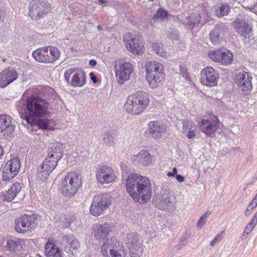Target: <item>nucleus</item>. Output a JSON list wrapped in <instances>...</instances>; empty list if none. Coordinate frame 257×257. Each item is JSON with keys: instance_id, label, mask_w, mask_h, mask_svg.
<instances>
[{"instance_id": "obj_1", "label": "nucleus", "mask_w": 257, "mask_h": 257, "mask_svg": "<svg viewBox=\"0 0 257 257\" xmlns=\"http://www.w3.org/2000/svg\"><path fill=\"white\" fill-rule=\"evenodd\" d=\"M24 105L27 111L26 114L21 117L28 123L35 124L43 130L53 129L54 123L52 119H38L35 120L34 117H41L48 112L49 103L44 99L38 96L32 95L27 98Z\"/></svg>"}, {"instance_id": "obj_2", "label": "nucleus", "mask_w": 257, "mask_h": 257, "mask_svg": "<svg viewBox=\"0 0 257 257\" xmlns=\"http://www.w3.org/2000/svg\"><path fill=\"white\" fill-rule=\"evenodd\" d=\"M126 189L134 201L141 204L146 203L151 196V181L148 178H127Z\"/></svg>"}, {"instance_id": "obj_3", "label": "nucleus", "mask_w": 257, "mask_h": 257, "mask_svg": "<svg viewBox=\"0 0 257 257\" xmlns=\"http://www.w3.org/2000/svg\"><path fill=\"white\" fill-rule=\"evenodd\" d=\"M149 101V94L147 92L138 91L128 97L124 108L130 114L138 115L148 107Z\"/></svg>"}, {"instance_id": "obj_4", "label": "nucleus", "mask_w": 257, "mask_h": 257, "mask_svg": "<svg viewBox=\"0 0 257 257\" xmlns=\"http://www.w3.org/2000/svg\"><path fill=\"white\" fill-rule=\"evenodd\" d=\"M60 52L55 47L49 46L39 48L32 53L33 58L37 62L51 63L60 57Z\"/></svg>"}, {"instance_id": "obj_5", "label": "nucleus", "mask_w": 257, "mask_h": 257, "mask_svg": "<svg viewBox=\"0 0 257 257\" xmlns=\"http://www.w3.org/2000/svg\"><path fill=\"white\" fill-rule=\"evenodd\" d=\"M111 197L108 194H101L94 196L90 207V212L94 216H98L109 208Z\"/></svg>"}, {"instance_id": "obj_6", "label": "nucleus", "mask_w": 257, "mask_h": 257, "mask_svg": "<svg viewBox=\"0 0 257 257\" xmlns=\"http://www.w3.org/2000/svg\"><path fill=\"white\" fill-rule=\"evenodd\" d=\"M114 70L118 83L122 84L130 79L134 68L131 63L119 59L115 62Z\"/></svg>"}, {"instance_id": "obj_7", "label": "nucleus", "mask_w": 257, "mask_h": 257, "mask_svg": "<svg viewBox=\"0 0 257 257\" xmlns=\"http://www.w3.org/2000/svg\"><path fill=\"white\" fill-rule=\"evenodd\" d=\"M75 68L67 69L64 73V79L68 84L73 87H82L86 81L84 72L77 71Z\"/></svg>"}, {"instance_id": "obj_8", "label": "nucleus", "mask_w": 257, "mask_h": 257, "mask_svg": "<svg viewBox=\"0 0 257 257\" xmlns=\"http://www.w3.org/2000/svg\"><path fill=\"white\" fill-rule=\"evenodd\" d=\"M37 217L35 215L24 214L15 219V230L17 232L25 233L32 229L35 225Z\"/></svg>"}, {"instance_id": "obj_9", "label": "nucleus", "mask_w": 257, "mask_h": 257, "mask_svg": "<svg viewBox=\"0 0 257 257\" xmlns=\"http://www.w3.org/2000/svg\"><path fill=\"white\" fill-rule=\"evenodd\" d=\"M81 185L80 178H64L62 181L61 189L63 195L73 196Z\"/></svg>"}, {"instance_id": "obj_10", "label": "nucleus", "mask_w": 257, "mask_h": 257, "mask_svg": "<svg viewBox=\"0 0 257 257\" xmlns=\"http://www.w3.org/2000/svg\"><path fill=\"white\" fill-rule=\"evenodd\" d=\"M47 3L45 0H33L29 8V15L36 20L43 18L48 13Z\"/></svg>"}, {"instance_id": "obj_11", "label": "nucleus", "mask_w": 257, "mask_h": 257, "mask_svg": "<svg viewBox=\"0 0 257 257\" xmlns=\"http://www.w3.org/2000/svg\"><path fill=\"white\" fill-rule=\"evenodd\" d=\"M208 56L214 61L219 62L225 65L231 64L233 60L232 54L224 48L209 51L208 53Z\"/></svg>"}, {"instance_id": "obj_12", "label": "nucleus", "mask_w": 257, "mask_h": 257, "mask_svg": "<svg viewBox=\"0 0 257 257\" xmlns=\"http://www.w3.org/2000/svg\"><path fill=\"white\" fill-rule=\"evenodd\" d=\"M115 238L106 239L102 245V253L104 257H116L121 253L118 249L121 245Z\"/></svg>"}, {"instance_id": "obj_13", "label": "nucleus", "mask_w": 257, "mask_h": 257, "mask_svg": "<svg viewBox=\"0 0 257 257\" xmlns=\"http://www.w3.org/2000/svg\"><path fill=\"white\" fill-rule=\"evenodd\" d=\"M219 75L212 67H206L201 72L200 81L204 85L213 87L217 85Z\"/></svg>"}, {"instance_id": "obj_14", "label": "nucleus", "mask_w": 257, "mask_h": 257, "mask_svg": "<svg viewBox=\"0 0 257 257\" xmlns=\"http://www.w3.org/2000/svg\"><path fill=\"white\" fill-rule=\"evenodd\" d=\"M251 80V75L247 72L243 71L236 75L235 82L244 95L248 94L252 89Z\"/></svg>"}, {"instance_id": "obj_15", "label": "nucleus", "mask_w": 257, "mask_h": 257, "mask_svg": "<svg viewBox=\"0 0 257 257\" xmlns=\"http://www.w3.org/2000/svg\"><path fill=\"white\" fill-rule=\"evenodd\" d=\"M127 49L135 55H140L144 52V48L138 39L134 38L130 33H126L123 36Z\"/></svg>"}, {"instance_id": "obj_16", "label": "nucleus", "mask_w": 257, "mask_h": 257, "mask_svg": "<svg viewBox=\"0 0 257 257\" xmlns=\"http://www.w3.org/2000/svg\"><path fill=\"white\" fill-rule=\"evenodd\" d=\"M19 76L17 70L9 67L0 73V87L4 88L16 80Z\"/></svg>"}, {"instance_id": "obj_17", "label": "nucleus", "mask_w": 257, "mask_h": 257, "mask_svg": "<svg viewBox=\"0 0 257 257\" xmlns=\"http://www.w3.org/2000/svg\"><path fill=\"white\" fill-rule=\"evenodd\" d=\"M228 32L227 27L224 24L220 23L215 25L209 35L211 43L213 45L219 44L222 41L223 36Z\"/></svg>"}, {"instance_id": "obj_18", "label": "nucleus", "mask_w": 257, "mask_h": 257, "mask_svg": "<svg viewBox=\"0 0 257 257\" xmlns=\"http://www.w3.org/2000/svg\"><path fill=\"white\" fill-rule=\"evenodd\" d=\"M213 118L212 120L203 119L198 124L200 130L210 136L213 135L217 130L219 122L216 116H213Z\"/></svg>"}, {"instance_id": "obj_19", "label": "nucleus", "mask_w": 257, "mask_h": 257, "mask_svg": "<svg viewBox=\"0 0 257 257\" xmlns=\"http://www.w3.org/2000/svg\"><path fill=\"white\" fill-rule=\"evenodd\" d=\"M148 127L150 134L156 139L161 138L167 130L166 125L160 121H150Z\"/></svg>"}, {"instance_id": "obj_20", "label": "nucleus", "mask_w": 257, "mask_h": 257, "mask_svg": "<svg viewBox=\"0 0 257 257\" xmlns=\"http://www.w3.org/2000/svg\"><path fill=\"white\" fill-rule=\"evenodd\" d=\"M110 230V225L107 223L95 224L92 228V234L97 240H104Z\"/></svg>"}, {"instance_id": "obj_21", "label": "nucleus", "mask_w": 257, "mask_h": 257, "mask_svg": "<svg viewBox=\"0 0 257 257\" xmlns=\"http://www.w3.org/2000/svg\"><path fill=\"white\" fill-rule=\"evenodd\" d=\"M20 168V159L17 157L13 158L4 166L3 177H7V175L9 174L12 175V177H15L18 174Z\"/></svg>"}, {"instance_id": "obj_22", "label": "nucleus", "mask_w": 257, "mask_h": 257, "mask_svg": "<svg viewBox=\"0 0 257 257\" xmlns=\"http://www.w3.org/2000/svg\"><path fill=\"white\" fill-rule=\"evenodd\" d=\"M46 257H62V252L52 239L49 238L44 246Z\"/></svg>"}, {"instance_id": "obj_23", "label": "nucleus", "mask_w": 257, "mask_h": 257, "mask_svg": "<svg viewBox=\"0 0 257 257\" xmlns=\"http://www.w3.org/2000/svg\"><path fill=\"white\" fill-rule=\"evenodd\" d=\"M132 160L135 164L147 166L152 163V157L147 151L142 150L134 156Z\"/></svg>"}, {"instance_id": "obj_24", "label": "nucleus", "mask_w": 257, "mask_h": 257, "mask_svg": "<svg viewBox=\"0 0 257 257\" xmlns=\"http://www.w3.org/2000/svg\"><path fill=\"white\" fill-rule=\"evenodd\" d=\"M125 243L128 249L143 248V241L139 234L136 232H130L127 234Z\"/></svg>"}, {"instance_id": "obj_25", "label": "nucleus", "mask_w": 257, "mask_h": 257, "mask_svg": "<svg viewBox=\"0 0 257 257\" xmlns=\"http://www.w3.org/2000/svg\"><path fill=\"white\" fill-rule=\"evenodd\" d=\"M15 130L14 125L11 123V118L6 115H0V131L4 135H10Z\"/></svg>"}, {"instance_id": "obj_26", "label": "nucleus", "mask_w": 257, "mask_h": 257, "mask_svg": "<svg viewBox=\"0 0 257 257\" xmlns=\"http://www.w3.org/2000/svg\"><path fill=\"white\" fill-rule=\"evenodd\" d=\"M235 31L245 38H249L251 34V27L245 21L237 20L234 22Z\"/></svg>"}, {"instance_id": "obj_27", "label": "nucleus", "mask_w": 257, "mask_h": 257, "mask_svg": "<svg viewBox=\"0 0 257 257\" xmlns=\"http://www.w3.org/2000/svg\"><path fill=\"white\" fill-rule=\"evenodd\" d=\"M48 156L59 161L63 157V146L60 143H56L48 149Z\"/></svg>"}, {"instance_id": "obj_28", "label": "nucleus", "mask_w": 257, "mask_h": 257, "mask_svg": "<svg viewBox=\"0 0 257 257\" xmlns=\"http://www.w3.org/2000/svg\"><path fill=\"white\" fill-rule=\"evenodd\" d=\"M146 75L158 74V73L164 72L162 65L157 61H149L146 64Z\"/></svg>"}, {"instance_id": "obj_29", "label": "nucleus", "mask_w": 257, "mask_h": 257, "mask_svg": "<svg viewBox=\"0 0 257 257\" xmlns=\"http://www.w3.org/2000/svg\"><path fill=\"white\" fill-rule=\"evenodd\" d=\"M146 77L151 88H157L163 84L164 80V72L158 73V74L153 75H146Z\"/></svg>"}, {"instance_id": "obj_30", "label": "nucleus", "mask_w": 257, "mask_h": 257, "mask_svg": "<svg viewBox=\"0 0 257 257\" xmlns=\"http://www.w3.org/2000/svg\"><path fill=\"white\" fill-rule=\"evenodd\" d=\"M96 177H116L112 167L107 165L98 166L96 168Z\"/></svg>"}, {"instance_id": "obj_31", "label": "nucleus", "mask_w": 257, "mask_h": 257, "mask_svg": "<svg viewBox=\"0 0 257 257\" xmlns=\"http://www.w3.org/2000/svg\"><path fill=\"white\" fill-rule=\"evenodd\" d=\"M231 6L227 3H221L214 7V13L218 18L228 15L230 11Z\"/></svg>"}, {"instance_id": "obj_32", "label": "nucleus", "mask_w": 257, "mask_h": 257, "mask_svg": "<svg viewBox=\"0 0 257 257\" xmlns=\"http://www.w3.org/2000/svg\"><path fill=\"white\" fill-rule=\"evenodd\" d=\"M54 220L59 226L62 228L69 227L71 222L72 221V218L70 216H66L63 214L58 213L54 216Z\"/></svg>"}, {"instance_id": "obj_33", "label": "nucleus", "mask_w": 257, "mask_h": 257, "mask_svg": "<svg viewBox=\"0 0 257 257\" xmlns=\"http://www.w3.org/2000/svg\"><path fill=\"white\" fill-rule=\"evenodd\" d=\"M21 190V186L19 184L15 183L13 184L11 188L4 194V199L8 201H12Z\"/></svg>"}, {"instance_id": "obj_34", "label": "nucleus", "mask_w": 257, "mask_h": 257, "mask_svg": "<svg viewBox=\"0 0 257 257\" xmlns=\"http://www.w3.org/2000/svg\"><path fill=\"white\" fill-rule=\"evenodd\" d=\"M200 20L201 17L199 14H193L186 18L185 23L190 29H192L200 23Z\"/></svg>"}, {"instance_id": "obj_35", "label": "nucleus", "mask_w": 257, "mask_h": 257, "mask_svg": "<svg viewBox=\"0 0 257 257\" xmlns=\"http://www.w3.org/2000/svg\"><path fill=\"white\" fill-rule=\"evenodd\" d=\"M21 240L10 239L7 241V245L6 246L8 250L16 252L22 248L21 246Z\"/></svg>"}, {"instance_id": "obj_36", "label": "nucleus", "mask_w": 257, "mask_h": 257, "mask_svg": "<svg viewBox=\"0 0 257 257\" xmlns=\"http://www.w3.org/2000/svg\"><path fill=\"white\" fill-rule=\"evenodd\" d=\"M152 48L156 53L163 58H167L169 55V53L164 50L162 44L154 43Z\"/></svg>"}, {"instance_id": "obj_37", "label": "nucleus", "mask_w": 257, "mask_h": 257, "mask_svg": "<svg viewBox=\"0 0 257 257\" xmlns=\"http://www.w3.org/2000/svg\"><path fill=\"white\" fill-rule=\"evenodd\" d=\"M63 240L69 243L70 247L74 249H78L80 247L78 240L75 238L72 235L64 236Z\"/></svg>"}, {"instance_id": "obj_38", "label": "nucleus", "mask_w": 257, "mask_h": 257, "mask_svg": "<svg viewBox=\"0 0 257 257\" xmlns=\"http://www.w3.org/2000/svg\"><path fill=\"white\" fill-rule=\"evenodd\" d=\"M168 13L163 9H160L154 15L153 20L154 21H162L168 19Z\"/></svg>"}, {"instance_id": "obj_39", "label": "nucleus", "mask_w": 257, "mask_h": 257, "mask_svg": "<svg viewBox=\"0 0 257 257\" xmlns=\"http://www.w3.org/2000/svg\"><path fill=\"white\" fill-rule=\"evenodd\" d=\"M114 134L109 132L104 134L103 142L107 146H112L115 144Z\"/></svg>"}, {"instance_id": "obj_40", "label": "nucleus", "mask_w": 257, "mask_h": 257, "mask_svg": "<svg viewBox=\"0 0 257 257\" xmlns=\"http://www.w3.org/2000/svg\"><path fill=\"white\" fill-rule=\"evenodd\" d=\"M54 169L53 166H52L43 162L40 171L43 174L42 175H49L50 173L52 172Z\"/></svg>"}, {"instance_id": "obj_41", "label": "nucleus", "mask_w": 257, "mask_h": 257, "mask_svg": "<svg viewBox=\"0 0 257 257\" xmlns=\"http://www.w3.org/2000/svg\"><path fill=\"white\" fill-rule=\"evenodd\" d=\"M160 200L165 204L168 205L170 203V193L167 190H162L161 191V196Z\"/></svg>"}, {"instance_id": "obj_42", "label": "nucleus", "mask_w": 257, "mask_h": 257, "mask_svg": "<svg viewBox=\"0 0 257 257\" xmlns=\"http://www.w3.org/2000/svg\"><path fill=\"white\" fill-rule=\"evenodd\" d=\"M211 212L210 211H207L206 213L203 214L200 218L199 221L197 223V227L199 229H201L202 227L205 224L206 222V219L210 215Z\"/></svg>"}, {"instance_id": "obj_43", "label": "nucleus", "mask_w": 257, "mask_h": 257, "mask_svg": "<svg viewBox=\"0 0 257 257\" xmlns=\"http://www.w3.org/2000/svg\"><path fill=\"white\" fill-rule=\"evenodd\" d=\"M129 250L130 257H140L141 254L143 253V248L129 249Z\"/></svg>"}, {"instance_id": "obj_44", "label": "nucleus", "mask_w": 257, "mask_h": 257, "mask_svg": "<svg viewBox=\"0 0 257 257\" xmlns=\"http://www.w3.org/2000/svg\"><path fill=\"white\" fill-rule=\"evenodd\" d=\"M120 167H121V170H122L123 172H124V171H126V173L124 174V173H123L122 176H126V175H127V177H143L142 175H140V176H139L138 174L133 173V172H131L130 171L127 172V169H126V167L123 164H121L120 165Z\"/></svg>"}, {"instance_id": "obj_45", "label": "nucleus", "mask_w": 257, "mask_h": 257, "mask_svg": "<svg viewBox=\"0 0 257 257\" xmlns=\"http://www.w3.org/2000/svg\"><path fill=\"white\" fill-rule=\"evenodd\" d=\"M58 161L52 159L49 156H47V158L45 159V160L43 161V163L48 164L49 165H51L52 166H53V168H55L56 167L57 163Z\"/></svg>"}, {"instance_id": "obj_46", "label": "nucleus", "mask_w": 257, "mask_h": 257, "mask_svg": "<svg viewBox=\"0 0 257 257\" xmlns=\"http://www.w3.org/2000/svg\"><path fill=\"white\" fill-rule=\"evenodd\" d=\"M97 181L101 185L108 184L112 182L114 179V178H96Z\"/></svg>"}, {"instance_id": "obj_47", "label": "nucleus", "mask_w": 257, "mask_h": 257, "mask_svg": "<svg viewBox=\"0 0 257 257\" xmlns=\"http://www.w3.org/2000/svg\"><path fill=\"white\" fill-rule=\"evenodd\" d=\"M82 170L80 169H76L72 171H70L66 177H78L79 176L84 175L82 173Z\"/></svg>"}, {"instance_id": "obj_48", "label": "nucleus", "mask_w": 257, "mask_h": 257, "mask_svg": "<svg viewBox=\"0 0 257 257\" xmlns=\"http://www.w3.org/2000/svg\"><path fill=\"white\" fill-rule=\"evenodd\" d=\"M223 235L222 233H219L213 239V240L210 242V245L212 246H213L215 245V244L219 242L223 238Z\"/></svg>"}, {"instance_id": "obj_49", "label": "nucleus", "mask_w": 257, "mask_h": 257, "mask_svg": "<svg viewBox=\"0 0 257 257\" xmlns=\"http://www.w3.org/2000/svg\"><path fill=\"white\" fill-rule=\"evenodd\" d=\"M190 123L189 121L183 120V133H186L187 131L189 128Z\"/></svg>"}, {"instance_id": "obj_50", "label": "nucleus", "mask_w": 257, "mask_h": 257, "mask_svg": "<svg viewBox=\"0 0 257 257\" xmlns=\"http://www.w3.org/2000/svg\"><path fill=\"white\" fill-rule=\"evenodd\" d=\"M254 228V227L250 225L249 223H248L245 227L244 231V233H246V234H248L250 233L252 230V229Z\"/></svg>"}, {"instance_id": "obj_51", "label": "nucleus", "mask_w": 257, "mask_h": 257, "mask_svg": "<svg viewBox=\"0 0 257 257\" xmlns=\"http://www.w3.org/2000/svg\"><path fill=\"white\" fill-rule=\"evenodd\" d=\"M257 206V203L254 201L252 200L251 203L249 204L248 208L251 211Z\"/></svg>"}, {"instance_id": "obj_52", "label": "nucleus", "mask_w": 257, "mask_h": 257, "mask_svg": "<svg viewBox=\"0 0 257 257\" xmlns=\"http://www.w3.org/2000/svg\"><path fill=\"white\" fill-rule=\"evenodd\" d=\"M195 133L194 131L189 130L187 134V137L189 139H193L195 137Z\"/></svg>"}, {"instance_id": "obj_53", "label": "nucleus", "mask_w": 257, "mask_h": 257, "mask_svg": "<svg viewBox=\"0 0 257 257\" xmlns=\"http://www.w3.org/2000/svg\"><path fill=\"white\" fill-rule=\"evenodd\" d=\"M89 76L91 80L93 81V83H95L97 82V77L93 72H90L89 73Z\"/></svg>"}, {"instance_id": "obj_54", "label": "nucleus", "mask_w": 257, "mask_h": 257, "mask_svg": "<svg viewBox=\"0 0 257 257\" xmlns=\"http://www.w3.org/2000/svg\"><path fill=\"white\" fill-rule=\"evenodd\" d=\"M230 5H231V7H234V8H239V6L241 5L240 3L237 1L234 2H230Z\"/></svg>"}, {"instance_id": "obj_55", "label": "nucleus", "mask_w": 257, "mask_h": 257, "mask_svg": "<svg viewBox=\"0 0 257 257\" xmlns=\"http://www.w3.org/2000/svg\"><path fill=\"white\" fill-rule=\"evenodd\" d=\"M249 223L254 227L257 224V217L254 215Z\"/></svg>"}, {"instance_id": "obj_56", "label": "nucleus", "mask_w": 257, "mask_h": 257, "mask_svg": "<svg viewBox=\"0 0 257 257\" xmlns=\"http://www.w3.org/2000/svg\"><path fill=\"white\" fill-rule=\"evenodd\" d=\"M121 248H122L121 251L122 252V254H120L118 255H117V256L116 257H125L126 255V254H127V251L125 249H123V246H121Z\"/></svg>"}, {"instance_id": "obj_57", "label": "nucleus", "mask_w": 257, "mask_h": 257, "mask_svg": "<svg viewBox=\"0 0 257 257\" xmlns=\"http://www.w3.org/2000/svg\"><path fill=\"white\" fill-rule=\"evenodd\" d=\"M172 172L174 174V176H175V175H176L175 177H183L182 176H181L180 175L177 174V171L176 168H175V167L173 168Z\"/></svg>"}, {"instance_id": "obj_58", "label": "nucleus", "mask_w": 257, "mask_h": 257, "mask_svg": "<svg viewBox=\"0 0 257 257\" xmlns=\"http://www.w3.org/2000/svg\"><path fill=\"white\" fill-rule=\"evenodd\" d=\"M89 64L91 66H94L96 65V61L94 60H91Z\"/></svg>"}, {"instance_id": "obj_59", "label": "nucleus", "mask_w": 257, "mask_h": 257, "mask_svg": "<svg viewBox=\"0 0 257 257\" xmlns=\"http://www.w3.org/2000/svg\"><path fill=\"white\" fill-rule=\"evenodd\" d=\"M251 212L252 211L250 210L247 208L244 212L245 215L246 216H249Z\"/></svg>"}, {"instance_id": "obj_60", "label": "nucleus", "mask_w": 257, "mask_h": 257, "mask_svg": "<svg viewBox=\"0 0 257 257\" xmlns=\"http://www.w3.org/2000/svg\"><path fill=\"white\" fill-rule=\"evenodd\" d=\"M4 151L2 146H0V159H1L2 157L3 156Z\"/></svg>"}, {"instance_id": "obj_61", "label": "nucleus", "mask_w": 257, "mask_h": 257, "mask_svg": "<svg viewBox=\"0 0 257 257\" xmlns=\"http://www.w3.org/2000/svg\"><path fill=\"white\" fill-rule=\"evenodd\" d=\"M166 175L168 177H175V176L174 175L172 172H167Z\"/></svg>"}, {"instance_id": "obj_62", "label": "nucleus", "mask_w": 257, "mask_h": 257, "mask_svg": "<svg viewBox=\"0 0 257 257\" xmlns=\"http://www.w3.org/2000/svg\"><path fill=\"white\" fill-rule=\"evenodd\" d=\"M179 183L183 182L184 181V178H176Z\"/></svg>"}, {"instance_id": "obj_63", "label": "nucleus", "mask_w": 257, "mask_h": 257, "mask_svg": "<svg viewBox=\"0 0 257 257\" xmlns=\"http://www.w3.org/2000/svg\"><path fill=\"white\" fill-rule=\"evenodd\" d=\"M4 12L0 9V20L2 16L4 15Z\"/></svg>"}, {"instance_id": "obj_64", "label": "nucleus", "mask_w": 257, "mask_h": 257, "mask_svg": "<svg viewBox=\"0 0 257 257\" xmlns=\"http://www.w3.org/2000/svg\"><path fill=\"white\" fill-rule=\"evenodd\" d=\"M252 200L254 201L255 202H256L257 203V194H256L255 197L253 198Z\"/></svg>"}]
</instances>
